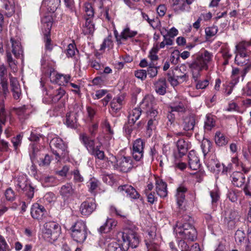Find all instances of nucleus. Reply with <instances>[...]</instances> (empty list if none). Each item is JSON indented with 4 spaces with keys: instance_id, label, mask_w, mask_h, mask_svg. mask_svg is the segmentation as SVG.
Returning a JSON list of instances; mask_svg holds the SVG:
<instances>
[{
    "instance_id": "nucleus-1",
    "label": "nucleus",
    "mask_w": 251,
    "mask_h": 251,
    "mask_svg": "<svg viewBox=\"0 0 251 251\" xmlns=\"http://www.w3.org/2000/svg\"><path fill=\"white\" fill-rule=\"evenodd\" d=\"M213 55L212 52L204 50L201 51L196 58L189 65L192 75V78L195 82L197 89H203L209 85L207 79L199 80L201 76V73L203 70H207L212 64Z\"/></svg>"
},
{
    "instance_id": "nucleus-2",
    "label": "nucleus",
    "mask_w": 251,
    "mask_h": 251,
    "mask_svg": "<svg viewBox=\"0 0 251 251\" xmlns=\"http://www.w3.org/2000/svg\"><path fill=\"white\" fill-rule=\"evenodd\" d=\"M184 222L188 221V222L177 223L174 230L178 238L194 241L197 238V232L192 224V218L188 216H185L183 219Z\"/></svg>"
},
{
    "instance_id": "nucleus-3",
    "label": "nucleus",
    "mask_w": 251,
    "mask_h": 251,
    "mask_svg": "<svg viewBox=\"0 0 251 251\" xmlns=\"http://www.w3.org/2000/svg\"><path fill=\"white\" fill-rule=\"evenodd\" d=\"M61 231V226L58 223L49 222L44 225L42 229L43 236L48 242L52 243L58 239Z\"/></svg>"
},
{
    "instance_id": "nucleus-4",
    "label": "nucleus",
    "mask_w": 251,
    "mask_h": 251,
    "mask_svg": "<svg viewBox=\"0 0 251 251\" xmlns=\"http://www.w3.org/2000/svg\"><path fill=\"white\" fill-rule=\"evenodd\" d=\"M117 237L118 240H122L123 246L127 250L129 247L136 248L139 243L138 236L134 231L126 229L124 232H118Z\"/></svg>"
},
{
    "instance_id": "nucleus-5",
    "label": "nucleus",
    "mask_w": 251,
    "mask_h": 251,
    "mask_svg": "<svg viewBox=\"0 0 251 251\" xmlns=\"http://www.w3.org/2000/svg\"><path fill=\"white\" fill-rule=\"evenodd\" d=\"M11 51L16 58H19L22 55L23 50L21 43L13 38L10 39V44H8L6 50L7 61L11 68L14 69L16 66L15 61L12 58Z\"/></svg>"
},
{
    "instance_id": "nucleus-6",
    "label": "nucleus",
    "mask_w": 251,
    "mask_h": 251,
    "mask_svg": "<svg viewBox=\"0 0 251 251\" xmlns=\"http://www.w3.org/2000/svg\"><path fill=\"white\" fill-rule=\"evenodd\" d=\"M71 236L74 241L83 243L87 236L88 229L85 222L81 220L76 221L71 227Z\"/></svg>"
},
{
    "instance_id": "nucleus-7",
    "label": "nucleus",
    "mask_w": 251,
    "mask_h": 251,
    "mask_svg": "<svg viewBox=\"0 0 251 251\" xmlns=\"http://www.w3.org/2000/svg\"><path fill=\"white\" fill-rule=\"evenodd\" d=\"M142 109L148 118L158 116L157 106L154 98L151 95H147L143 99L141 104Z\"/></svg>"
},
{
    "instance_id": "nucleus-8",
    "label": "nucleus",
    "mask_w": 251,
    "mask_h": 251,
    "mask_svg": "<svg viewBox=\"0 0 251 251\" xmlns=\"http://www.w3.org/2000/svg\"><path fill=\"white\" fill-rule=\"evenodd\" d=\"M65 93V90L60 86H58L55 89L50 87L48 90H46L43 101L46 104L56 103L64 95Z\"/></svg>"
},
{
    "instance_id": "nucleus-9",
    "label": "nucleus",
    "mask_w": 251,
    "mask_h": 251,
    "mask_svg": "<svg viewBox=\"0 0 251 251\" xmlns=\"http://www.w3.org/2000/svg\"><path fill=\"white\" fill-rule=\"evenodd\" d=\"M15 185L19 191H23L29 199H31L33 197L34 188L31 185L30 181L25 176H19L16 180Z\"/></svg>"
},
{
    "instance_id": "nucleus-10",
    "label": "nucleus",
    "mask_w": 251,
    "mask_h": 251,
    "mask_svg": "<svg viewBox=\"0 0 251 251\" xmlns=\"http://www.w3.org/2000/svg\"><path fill=\"white\" fill-rule=\"evenodd\" d=\"M52 19L50 16H46L41 20L42 24V30L45 36V49L47 50L51 51L53 45L51 43V40L49 37L50 31L52 25Z\"/></svg>"
},
{
    "instance_id": "nucleus-11",
    "label": "nucleus",
    "mask_w": 251,
    "mask_h": 251,
    "mask_svg": "<svg viewBox=\"0 0 251 251\" xmlns=\"http://www.w3.org/2000/svg\"><path fill=\"white\" fill-rule=\"evenodd\" d=\"M145 142L140 139H136L133 143L132 156L136 161H140L143 157Z\"/></svg>"
},
{
    "instance_id": "nucleus-12",
    "label": "nucleus",
    "mask_w": 251,
    "mask_h": 251,
    "mask_svg": "<svg viewBox=\"0 0 251 251\" xmlns=\"http://www.w3.org/2000/svg\"><path fill=\"white\" fill-rule=\"evenodd\" d=\"M133 167L132 159L129 156H122L117 160L114 168L122 172H127Z\"/></svg>"
},
{
    "instance_id": "nucleus-13",
    "label": "nucleus",
    "mask_w": 251,
    "mask_h": 251,
    "mask_svg": "<svg viewBox=\"0 0 251 251\" xmlns=\"http://www.w3.org/2000/svg\"><path fill=\"white\" fill-rule=\"evenodd\" d=\"M49 77L51 82L59 85H65L69 82L71 78L70 75L58 74L53 70L50 71Z\"/></svg>"
},
{
    "instance_id": "nucleus-14",
    "label": "nucleus",
    "mask_w": 251,
    "mask_h": 251,
    "mask_svg": "<svg viewBox=\"0 0 251 251\" xmlns=\"http://www.w3.org/2000/svg\"><path fill=\"white\" fill-rule=\"evenodd\" d=\"M96 208V204L94 199H88L83 201L80 206V211L82 215L84 216H89Z\"/></svg>"
},
{
    "instance_id": "nucleus-15",
    "label": "nucleus",
    "mask_w": 251,
    "mask_h": 251,
    "mask_svg": "<svg viewBox=\"0 0 251 251\" xmlns=\"http://www.w3.org/2000/svg\"><path fill=\"white\" fill-rule=\"evenodd\" d=\"M79 138L90 154L93 153L96 148L100 147V143H99L98 145H96L95 140L89 137L86 133L81 134Z\"/></svg>"
},
{
    "instance_id": "nucleus-16",
    "label": "nucleus",
    "mask_w": 251,
    "mask_h": 251,
    "mask_svg": "<svg viewBox=\"0 0 251 251\" xmlns=\"http://www.w3.org/2000/svg\"><path fill=\"white\" fill-rule=\"evenodd\" d=\"M117 191L131 199H137L139 197V194L137 191L131 185L120 186L117 189Z\"/></svg>"
},
{
    "instance_id": "nucleus-17",
    "label": "nucleus",
    "mask_w": 251,
    "mask_h": 251,
    "mask_svg": "<svg viewBox=\"0 0 251 251\" xmlns=\"http://www.w3.org/2000/svg\"><path fill=\"white\" fill-rule=\"evenodd\" d=\"M248 56L236 55L235 63L239 66H244L242 70V75L245 76L251 70V60L248 58Z\"/></svg>"
},
{
    "instance_id": "nucleus-18",
    "label": "nucleus",
    "mask_w": 251,
    "mask_h": 251,
    "mask_svg": "<svg viewBox=\"0 0 251 251\" xmlns=\"http://www.w3.org/2000/svg\"><path fill=\"white\" fill-rule=\"evenodd\" d=\"M137 34V31L131 30L129 27H126L124 28L120 35L117 31H114V35L116 40L121 42L122 40L126 41L129 38H131Z\"/></svg>"
},
{
    "instance_id": "nucleus-19",
    "label": "nucleus",
    "mask_w": 251,
    "mask_h": 251,
    "mask_svg": "<svg viewBox=\"0 0 251 251\" xmlns=\"http://www.w3.org/2000/svg\"><path fill=\"white\" fill-rule=\"evenodd\" d=\"M59 194L64 201L71 198L75 194V190L70 183L62 185L59 190Z\"/></svg>"
},
{
    "instance_id": "nucleus-20",
    "label": "nucleus",
    "mask_w": 251,
    "mask_h": 251,
    "mask_svg": "<svg viewBox=\"0 0 251 251\" xmlns=\"http://www.w3.org/2000/svg\"><path fill=\"white\" fill-rule=\"evenodd\" d=\"M230 178L232 184L237 187L243 186L246 180L245 176L239 171L233 172Z\"/></svg>"
},
{
    "instance_id": "nucleus-21",
    "label": "nucleus",
    "mask_w": 251,
    "mask_h": 251,
    "mask_svg": "<svg viewBox=\"0 0 251 251\" xmlns=\"http://www.w3.org/2000/svg\"><path fill=\"white\" fill-rule=\"evenodd\" d=\"M46 212L43 206L38 203H35L31 208L30 213L33 218L40 220L43 219Z\"/></svg>"
},
{
    "instance_id": "nucleus-22",
    "label": "nucleus",
    "mask_w": 251,
    "mask_h": 251,
    "mask_svg": "<svg viewBox=\"0 0 251 251\" xmlns=\"http://www.w3.org/2000/svg\"><path fill=\"white\" fill-rule=\"evenodd\" d=\"M10 87L14 99L18 100L21 96V88L17 79L15 77L10 76Z\"/></svg>"
},
{
    "instance_id": "nucleus-23",
    "label": "nucleus",
    "mask_w": 251,
    "mask_h": 251,
    "mask_svg": "<svg viewBox=\"0 0 251 251\" xmlns=\"http://www.w3.org/2000/svg\"><path fill=\"white\" fill-rule=\"evenodd\" d=\"M188 164L190 169L193 170H198L201 166L200 160L196 152L194 151H191L188 155Z\"/></svg>"
},
{
    "instance_id": "nucleus-24",
    "label": "nucleus",
    "mask_w": 251,
    "mask_h": 251,
    "mask_svg": "<svg viewBox=\"0 0 251 251\" xmlns=\"http://www.w3.org/2000/svg\"><path fill=\"white\" fill-rule=\"evenodd\" d=\"M7 70L4 65L0 66V84L1 85L3 94L6 95L8 92L7 81Z\"/></svg>"
},
{
    "instance_id": "nucleus-25",
    "label": "nucleus",
    "mask_w": 251,
    "mask_h": 251,
    "mask_svg": "<svg viewBox=\"0 0 251 251\" xmlns=\"http://www.w3.org/2000/svg\"><path fill=\"white\" fill-rule=\"evenodd\" d=\"M1 12L8 17L12 16L15 12V2L14 0H4L3 9Z\"/></svg>"
},
{
    "instance_id": "nucleus-26",
    "label": "nucleus",
    "mask_w": 251,
    "mask_h": 251,
    "mask_svg": "<svg viewBox=\"0 0 251 251\" xmlns=\"http://www.w3.org/2000/svg\"><path fill=\"white\" fill-rule=\"evenodd\" d=\"M104 244L106 247V251H122L120 244L115 239L106 238L104 241Z\"/></svg>"
},
{
    "instance_id": "nucleus-27",
    "label": "nucleus",
    "mask_w": 251,
    "mask_h": 251,
    "mask_svg": "<svg viewBox=\"0 0 251 251\" xmlns=\"http://www.w3.org/2000/svg\"><path fill=\"white\" fill-rule=\"evenodd\" d=\"M156 192L157 194L161 198H165L167 195V184L158 179L156 180Z\"/></svg>"
},
{
    "instance_id": "nucleus-28",
    "label": "nucleus",
    "mask_w": 251,
    "mask_h": 251,
    "mask_svg": "<svg viewBox=\"0 0 251 251\" xmlns=\"http://www.w3.org/2000/svg\"><path fill=\"white\" fill-rule=\"evenodd\" d=\"M60 3V0H43L42 4V7H46L49 12H54Z\"/></svg>"
},
{
    "instance_id": "nucleus-29",
    "label": "nucleus",
    "mask_w": 251,
    "mask_h": 251,
    "mask_svg": "<svg viewBox=\"0 0 251 251\" xmlns=\"http://www.w3.org/2000/svg\"><path fill=\"white\" fill-rule=\"evenodd\" d=\"M154 85L155 92L159 95H164L166 93L167 84L165 79H159Z\"/></svg>"
},
{
    "instance_id": "nucleus-30",
    "label": "nucleus",
    "mask_w": 251,
    "mask_h": 251,
    "mask_svg": "<svg viewBox=\"0 0 251 251\" xmlns=\"http://www.w3.org/2000/svg\"><path fill=\"white\" fill-rule=\"evenodd\" d=\"M249 46H251V45L248 42L243 41L239 43L235 47V52L236 53V55L248 56L249 52L247 50V48Z\"/></svg>"
},
{
    "instance_id": "nucleus-31",
    "label": "nucleus",
    "mask_w": 251,
    "mask_h": 251,
    "mask_svg": "<svg viewBox=\"0 0 251 251\" xmlns=\"http://www.w3.org/2000/svg\"><path fill=\"white\" fill-rule=\"evenodd\" d=\"M176 146L180 156L185 154L187 150L191 147L190 143L183 139L178 140Z\"/></svg>"
},
{
    "instance_id": "nucleus-32",
    "label": "nucleus",
    "mask_w": 251,
    "mask_h": 251,
    "mask_svg": "<svg viewBox=\"0 0 251 251\" xmlns=\"http://www.w3.org/2000/svg\"><path fill=\"white\" fill-rule=\"evenodd\" d=\"M116 225V221L112 219H107L104 225L98 229V231L100 233H107L115 227Z\"/></svg>"
},
{
    "instance_id": "nucleus-33",
    "label": "nucleus",
    "mask_w": 251,
    "mask_h": 251,
    "mask_svg": "<svg viewBox=\"0 0 251 251\" xmlns=\"http://www.w3.org/2000/svg\"><path fill=\"white\" fill-rule=\"evenodd\" d=\"M85 22L83 25L82 30L83 33L85 35L92 34L95 31V25L92 19L90 18H85Z\"/></svg>"
},
{
    "instance_id": "nucleus-34",
    "label": "nucleus",
    "mask_w": 251,
    "mask_h": 251,
    "mask_svg": "<svg viewBox=\"0 0 251 251\" xmlns=\"http://www.w3.org/2000/svg\"><path fill=\"white\" fill-rule=\"evenodd\" d=\"M195 125V118L194 116L190 115L186 117L182 124L183 130L191 131L193 130Z\"/></svg>"
},
{
    "instance_id": "nucleus-35",
    "label": "nucleus",
    "mask_w": 251,
    "mask_h": 251,
    "mask_svg": "<svg viewBox=\"0 0 251 251\" xmlns=\"http://www.w3.org/2000/svg\"><path fill=\"white\" fill-rule=\"evenodd\" d=\"M185 101L184 100H176L172 103L170 108L172 112H183L185 110Z\"/></svg>"
},
{
    "instance_id": "nucleus-36",
    "label": "nucleus",
    "mask_w": 251,
    "mask_h": 251,
    "mask_svg": "<svg viewBox=\"0 0 251 251\" xmlns=\"http://www.w3.org/2000/svg\"><path fill=\"white\" fill-rule=\"evenodd\" d=\"M227 221L230 226H234L235 224L239 221L240 218V215L237 210H231L226 214V217Z\"/></svg>"
},
{
    "instance_id": "nucleus-37",
    "label": "nucleus",
    "mask_w": 251,
    "mask_h": 251,
    "mask_svg": "<svg viewBox=\"0 0 251 251\" xmlns=\"http://www.w3.org/2000/svg\"><path fill=\"white\" fill-rule=\"evenodd\" d=\"M50 148H55L59 150L63 151L65 150L66 146L61 138L55 136L50 141Z\"/></svg>"
},
{
    "instance_id": "nucleus-38",
    "label": "nucleus",
    "mask_w": 251,
    "mask_h": 251,
    "mask_svg": "<svg viewBox=\"0 0 251 251\" xmlns=\"http://www.w3.org/2000/svg\"><path fill=\"white\" fill-rule=\"evenodd\" d=\"M187 191V189L182 186H179L176 190V195L177 203L180 207L182 205L185 200V193Z\"/></svg>"
},
{
    "instance_id": "nucleus-39",
    "label": "nucleus",
    "mask_w": 251,
    "mask_h": 251,
    "mask_svg": "<svg viewBox=\"0 0 251 251\" xmlns=\"http://www.w3.org/2000/svg\"><path fill=\"white\" fill-rule=\"evenodd\" d=\"M141 114V109L140 107H137L130 112L128 116L129 124L133 125L139 119Z\"/></svg>"
},
{
    "instance_id": "nucleus-40",
    "label": "nucleus",
    "mask_w": 251,
    "mask_h": 251,
    "mask_svg": "<svg viewBox=\"0 0 251 251\" xmlns=\"http://www.w3.org/2000/svg\"><path fill=\"white\" fill-rule=\"evenodd\" d=\"M206 165L211 172L218 171L221 166L218 160L214 156H212L207 161Z\"/></svg>"
},
{
    "instance_id": "nucleus-41",
    "label": "nucleus",
    "mask_w": 251,
    "mask_h": 251,
    "mask_svg": "<svg viewBox=\"0 0 251 251\" xmlns=\"http://www.w3.org/2000/svg\"><path fill=\"white\" fill-rule=\"evenodd\" d=\"M216 144L219 146H223L226 145L228 142V138L220 131L216 132L215 136Z\"/></svg>"
},
{
    "instance_id": "nucleus-42",
    "label": "nucleus",
    "mask_w": 251,
    "mask_h": 251,
    "mask_svg": "<svg viewBox=\"0 0 251 251\" xmlns=\"http://www.w3.org/2000/svg\"><path fill=\"white\" fill-rule=\"evenodd\" d=\"M77 117L73 113H68L66 117V124L71 128L76 127Z\"/></svg>"
},
{
    "instance_id": "nucleus-43",
    "label": "nucleus",
    "mask_w": 251,
    "mask_h": 251,
    "mask_svg": "<svg viewBox=\"0 0 251 251\" xmlns=\"http://www.w3.org/2000/svg\"><path fill=\"white\" fill-rule=\"evenodd\" d=\"M149 119L147 124V133L150 136L152 133V131L156 128V126L158 124L157 116L148 118Z\"/></svg>"
},
{
    "instance_id": "nucleus-44",
    "label": "nucleus",
    "mask_w": 251,
    "mask_h": 251,
    "mask_svg": "<svg viewBox=\"0 0 251 251\" xmlns=\"http://www.w3.org/2000/svg\"><path fill=\"white\" fill-rule=\"evenodd\" d=\"M29 155L30 159L32 163L35 162L39 154V150L38 145L36 144H31L29 146Z\"/></svg>"
},
{
    "instance_id": "nucleus-45",
    "label": "nucleus",
    "mask_w": 251,
    "mask_h": 251,
    "mask_svg": "<svg viewBox=\"0 0 251 251\" xmlns=\"http://www.w3.org/2000/svg\"><path fill=\"white\" fill-rule=\"evenodd\" d=\"M30 112V110L25 105L20 107L16 109V114L21 120L26 119Z\"/></svg>"
},
{
    "instance_id": "nucleus-46",
    "label": "nucleus",
    "mask_w": 251,
    "mask_h": 251,
    "mask_svg": "<svg viewBox=\"0 0 251 251\" xmlns=\"http://www.w3.org/2000/svg\"><path fill=\"white\" fill-rule=\"evenodd\" d=\"M124 97L122 96L114 98L111 102V107L113 110H117L121 108Z\"/></svg>"
},
{
    "instance_id": "nucleus-47",
    "label": "nucleus",
    "mask_w": 251,
    "mask_h": 251,
    "mask_svg": "<svg viewBox=\"0 0 251 251\" xmlns=\"http://www.w3.org/2000/svg\"><path fill=\"white\" fill-rule=\"evenodd\" d=\"M242 77V80H243L245 76L242 75V70L240 71L237 68H233L231 74V77L232 80L234 81V83H236L239 81L240 77Z\"/></svg>"
},
{
    "instance_id": "nucleus-48",
    "label": "nucleus",
    "mask_w": 251,
    "mask_h": 251,
    "mask_svg": "<svg viewBox=\"0 0 251 251\" xmlns=\"http://www.w3.org/2000/svg\"><path fill=\"white\" fill-rule=\"evenodd\" d=\"M201 147L203 155L205 156L210 150L211 143L208 139H204L201 142Z\"/></svg>"
},
{
    "instance_id": "nucleus-49",
    "label": "nucleus",
    "mask_w": 251,
    "mask_h": 251,
    "mask_svg": "<svg viewBox=\"0 0 251 251\" xmlns=\"http://www.w3.org/2000/svg\"><path fill=\"white\" fill-rule=\"evenodd\" d=\"M175 77L182 83L187 80L188 75L185 73L182 72L180 69H177L174 73Z\"/></svg>"
},
{
    "instance_id": "nucleus-50",
    "label": "nucleus",
    "mask_w": 251,
    "mask_h": 251,
    "mask_svg": "<svg viewBox=\"0 0 251 251\" xmlns=\"http://www.w3.org/2000/svg\"><path fill=\"white\" fill-rule=\"evenodd\" d=\"M156 228L155 226H152L150 228V229L148 231V235L147 236L148 239L145 240L146 243L148 242L150 243L155 244L158 246L157 243L153 242V240L154 239L156 236Z\"/></svg>"
},
{
    "instance_id": "nucleus-51",
    "label": "nucleus",
    "mask_w": 251,
    "mask_h": 251,
    "mask_svg": "<svg viewBox=\"0 0 251 251\" xmlns=\"http://www.w3.org/2000/svg\"><path fill=\"white\" fill-rule=\"evenodd\" d=\"M159 50V49L157 47H153L150 51L148 57L151 60L150 63H156L158 59V56L157 53Z\"/></svg>"
},
{
    "instance_id": "nucleus-52",
    "label": "nucleus",
    "mask_w": 251,
    "mask_h": 251,
    "mask_svg": "<svg viewBox=\"0 0 251 251\" xmlns=\"http://www.w3.org/2000/svg\"><path fill=\"white\" fill-rule=\"evenodd\" d=\"M156 63H149V67L147 70L148 74L149 75L150 77H154L156 76L158 73V68L156 66Z\"/></svg>"
},
{
    "instance_id": "nucleus-53",
    "label": "nucleus",
    "mask_w": 251,
    "mask_h": 251,
    "mask_svg": "<svg viewBox=\"0 0 251 251\" xmlns=\"http://www.w3.org/2000/svg\"><path fill=\"white\" fill-rule=\"evenodd\" d=\"M243 192L247 198L251 200V175L248 178L247 182L243 188Z\"/></svg>"
},
{
    "instance_id": "nucleus-54",
    "label": "nucleus",
    "mask_w": 251,
    "mask_h": 251,
    "mask_svg": "<svg viewBox=\"0 0 251 251\" xmlns=\"http://www.w3.org/2000/svg\"><path fill=\"white\" fill-rule=\"evenodd\" d=\"M190 6L187 2L185 3L183 0H180L179 5L175 8V12L178 13L179 12L189 11Z\"/></svg>"
},
{
    "instance_id": "nucleus-55",
    "label": "nucleus",
    "mask_w": 251,
    "mask_h": 251,
    "mask_svg": "<svg viewBox=\"0 0 251 251\" xmlns=\"http://www.w3.org/2000/svg\"><path fill=\"white\" fill-rule=\"evenodd\" d=\"M88 186L89 189V191L91 193H95L97 188L99 187L100 182L95 178H91L88 182Z\"/></svg>"
},
{
    "instance_id": "nucleus-56",
    "label": "nucleus",
    "mask_w": 251,
    "mask_h": 251,
    "mask_svg": "<svg viewBox=\"0 0 251 251\" xmlns=\"http://www.w3.org/2000/svg\"><path fill=\"white\" fill-rule=\"evenodd\" d=\"M215 126V121L211 115H207L205 121L204 128L207 130H210Z\"/></svg>"
},
{
    "instance_id": "nucleus-57",
    "label": "nucleus",
    "mask_w": 251,
    "mask_h": 251,
    "mask_svg": "<svg viewBox=\"0 0 251 251\" xmlns=\"http://www.w3.org/2000/svg\"><path fill=\"white\" fill-rule=\"evenodd\" d=\"M82 106L78 103H75L73 106V109H71L70 113H73L78 117L82 113Z\"/></svg>"
},
{
    "instance_id": "nucleus-58",
    "label": "nucleus",
    "mask_w": 251,
    "mask_h": 251,
    "mask_svg": "<svg viewBox=\"0 0 251 251\" xmlns=\"http://www.w3.org/2000/svg\"><path fill=\"white\" fill-rule=\"evenodd\" d=\"M173 44V40L171 38H168L167 36H164V38L163 41L161 42L159 46L157 45V47L159 50L160 49H163L165 47V46H172Z\"/></svg>"
},
{
    "instance_id": "nucleus-59",
    "label": "nucleus",
    "mask_w": 251,
    "mask_h": 251,
    "mask_svg": "<svg viewBox=\"0 0 251 251\" xmlns=\"http://www.w3.org/2000/svg\"><path fill=\"white\" fill-rule=\"evenodd\" d=\"M4 195L6 200L8 201H13L16 197L14 191L11 188H8L5 190Z\"/></svg>"
},
{
    "instance_id": "nucleus-60",
    "label": "nucleus",
    "mask_w": 251,
    "mask_h": 251,
    "mask_svg": "<svg viewBox=\"0 0 251 251\" xmlns=\"http://www.w3.org/2000/svg\"><path fill=\"white\" fill-rule=\"evenodd\" d=\"M50 156L48 154H46L44 157L40 158V160H37V161L39 166L46 167L50 165Z\"/></svg>"
},
{
    "instance_id": "nucleus-61",
    "label": "nucleus",
    "mask_w": 251,
    "mask_h": 251,
    "mask_svg": "<svg viewBox=\"0 0 251 251\" xmlns=\"http://www.w3.org/2000/svg\"><path fill=\"white\" fill-rule=\"evenodd\" d=\"M84 10L88 18L92 19L94 15V10L90 3H85L84 6Z\"/></svg>"
},
{
    "instance_id": "nucleus-62",
    "label": "nucleus",
    "mask_w": 251,
    "mask_h": 251,
    "mask_svg": "<svg viewBox=\"0 0 251 251\" xmlns=\"http://www.w3.org/2000/svg\"><path fill=\"white\" fill-rule=\"evenodd\" d=\"M179 59V52L176 50L174 51L171 54L170 61L174 65L178 63Z\"/></svg>"
},
{
    "instance_id": "nucleus-63",
    "label": "nucleus",
    "mask_w": 251,
    "mask_h": 251,
    "mask_svg": "<svg viewBox=\"0 0 251 251\" xmlns=\"http://www.w3.org/2000/svg\"><path fill=\"white\" fill-rule=\"evenodd\" d=\"M206 35L208 37L214 36L218 31V28L216 26L206 27L205 30Z\"/></svg>"
},
{
    "instance_id": "nucleus-64",
    "label": "nucleus",
    "mask_w": 251,
    "mask_h": 251,
    "mask_svg": "<svg viewBox=\"0 0 251 251\" xmlns=\"http://www.w3.org/2000/svg\"><path fill=\"white\" fill-rule=\"evenodd\" d=\"M9 246L3 237L0 235V251H10Z\"/></svg>"
}]
</instances>
